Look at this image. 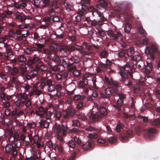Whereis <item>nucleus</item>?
Returning a JSON list of instances; mask_svg holds the SVG:
<instances>
[{
	"label": "nucleus",
	"instance_id": "obj_34",
	"mask_svg": "<svg viewBox=\"0 0 160 160\" xmlns=\"http://www.w3.org/2000/svg\"><path fill=\"white\" fill-rule=\"evenodd\" d=\"M118 56L120 58L124 57L126 53V50L122 49L120 51L118 52Z\"/></svg>",
	"mask_w": 160,
	"mask_h": 160
},
{
	"label": "nucleus",
	"instance_id": "obj_17",
	"mask_svg": "<svg viewBox=\"0 0 160 160\" xmlns=\"http://www.w3.org/2000/svg\"><path fill=\"white\" fill-rule=\"evenodd\" d=\"M54 131L56 133H58L62 132L61 127L60 124L56 123L53 126Z\"/></svg>",
	"mask_w": 160,
	"mask_h": 160
},
{
	"label": "nucleus",
	"instance_id": "obj_63",
	"mask_svg": "<svg viewBox=\"0 0 160 160\" xmlns=\"http://www.w3.org/2000/svg\"><path fill=\"white\" fill-rule=\"evenodd\" d=\"M69 68L68 69V72H70L72 71H73L75 70L77 68V67L76 66H72L71 67H68Z\"/></svg>",
	"mask_w": 160,
	"mask_h": 160
},
{
	"label": "nucleus",
	"instance_id": "obj_49",
	"mask_svg": "<svg viewBox=\"0 0 160 160\" xmlns=\"http://www.w3.org/2000/svg\"><path fill=\"white\" fill-rule=\"evenodd\" d=\"M98 66L103 69H108V67L107 66L106 64H104L101 62H99L98 63Z\"/></svg>",
	"mask_w": 160,
	"mask_h": 160
},
{
	"label": "nucleus",
	"instance_id": "obj_38",
	"mask_svg": "<svg viewBox=\"0 0 160 160\" xmlns=\"http://www.w3.org/2000/svg\"><path fill=\"white\" fill-rule=\"evenodd\" d=\"M131 27V26L128 24H126L124 27V30L125 32L129 33L130 32Z\"/></svg>",
	"mask_w": 160,
	"mask_h": 160
},
{
	"label": "nucleus",
	"instance_id": "obj_64",
	"mask_svg": "<svg viewBox=\"0 0 160 160\" xmlns=\"http://www.w3.org/2000/svg\"><path fill=\"white\" fill-rule=\"evenodd\" d=\"M52 20L53 22H57L60 21V18L58 16H56L52 18Z\"/></svg>",
	"mask_w": 160,
	"mask_h": 160
},
{
	"label": "nucleus",
	"instance_id": "obj_7",
	"mask_svg": "<svg viewBox=\"0 0 160 160\" xmlns=\"http://www.w3.org/2000/svg\"><path fill=\"white\" fill-rule=\"evenodd\" d=\"M40 62H41L40 59L37 57L36 54L34 55L33 57H32L27 62V65L28 66H31L33 64H36L38 63L39 64Z\"/></svg>",
	"mask_w": 160,
	"mask_h": 160
},
{
	"label": "nucleus",
	"instance_id": "obj_24",
	"mask_svg": "<svg viewBox=\"0 0 160 160\" xmlns=\"http://www.w3.org/2000/svg\"><path fill=\"white\" fill-rule=\"evenodd\" d=\"M61 127L62 134L63 136H65L66 132L68 130V128L67 125L64 124H62Z\"/></svg>",
	"mask_w": 160,
	"mask_h": 160
},
{
	"label": "nucleus",
	"instance_id": "obj_14",
	"mask_svg": "<svg viewBox=\"0 0 160 160\" xmlns=\"http://www.w3.org/2000/svg\"><path fill=\"white\" fill-rule=\"evenodd\" d=\"M92 141L90 140L82 145V148L85 150H87L90 149L92 146Z\"/></svg>",
	"mask_w": 160,
	"mask_h": 160
},
{
	"label": "nucleus",
	"instance_id": "obj_29",
	"mask_svg": "<svg viewBox=\"0 0 160 160\" xmlns=\"http://www.w3.org/2000/svg\"><path fill=\"white\" fill-rule=\"evenodd\" d=\"M124 125L123 123L120 122H118L116 125V131L118 132H120L121 131V129H122Z\"/></svg>",
	"mask_w": 160,
	"mask_h": 160
},
{
	"label": "nucleus",
	"instance_id": "obj_46",
	"mask_svg": "<svg viewBox=\"0 0 160 160\" xmlns=\"http://www.w3.org/2000/svg\"><path fill=\"white\" fill-rule=\"evenodd\" d=\"M72 73L74 76L78 77L80 76L81 72L79 70L76 69L72 72Z\"/></svg>",
	"mask_w": 160,
	"mask_h": 160
},
{
	"label": "nucleus",
	"instance_id": "obj_25",
	"mask_svg": "<svg viewBox=\"0 0 160 160\" xmlns=\"http://www.w3.org/2000/svg\"><path fill=\"white\" fill-rule=\"evenodd\" d=\"M114 91L113 87H109L107 88L105 90V93L106 95H109L112 93Z\"/></svg>",
	"mask_w": 160,
	"mask_h": 160
},
{
	"label": "nucleus",
	"instance_id": "obj_59",
	"mask_svg": "<svg viewBox=\"0 0 160 160\" xmlns=\"http://www.w3.org/2000/svg\"><path fill=\"white\" fill-rule=\"evenodd\" d=\"M108 55L107 52L105 51H102L100 53V56L102 58H105Z\"/></svg>",
	"mask_w": 160,
	"mask_h": 160
},
{
	"label": "nucleus",
	"instance_id": "obj_48",
	"mask_svg": "<svg viewBox=\"0 0 160 160\" xmlns=\"http://www.w3.org/2000/svg\"><path fill=\"white\" fill-rule=\"evenodd\" d=\"M12 72L11 74L13 76L15 75L19 72L18 68L16 67H13L12 69Z\"/></svg>",
	"mask_w": 160,
	"mask_h": 160
},
{
	"label": "nucleus",
	"instance_id": "obj_61",
	"mask_svg": "<svg viewBox=\"0 0 160 160\" xmlns=\"http://www.w3.org/2000/svg\"><path fill=\"white\" fill-rule=\"evenodd\" d=\"M53 144L51 140H49L46 143V146L50 149L52 148Z\"/></svg>",
	"mask_w": 160,
	"mask_h": 160
},
{
	"label": "nucleus",
	"instance_id": "obj_15",
	"mask_svg": "<svg viewBox=\"0 0 160 160\" xmlns=\"http://www.w3.org/2000/svg\"><path fill=\"white\" fill-rule=\"evenodd\" d=\"M99 112L100 113V114L102 115L105 116L108 113V111L106 108L103 106H100L99 107Z\"/></svg>",
	"mask_w": 160,
	"mask_h": 160
},
{
	"label": "nucleus",
	"instance_id": "obj_2",
	"mask_svg": "<svg viewBox=\"0 0 160 160\" xmlns=\"http://www.w3.org/2000/svg\"><path fill=\"white\" fill-rule=\"evenodd\" d=\"M34 5L36 7H41L44 8L48 6L51 7L58 8L57 1H55L53 2L50 1H32Z\"/></svg>",
	"mask_w": 160,
	"mask_h": 160
},
{
	"label": "nucleus",
	"instance_id": "obj_18",
	"mask_svg": "<svg viewBox=\"0 0 160 160\" xmlns=\"http://www.w3.org/2000/svg\"><path fill=\"white\" fill-rule=\"evenodd\" d=\"M98 3L96 4V6L98 8H100L101 7L103 8H105L108 5V3L106 2V1H100Z\"/></svg>",
	"mask_w": 160,
	"mask_h": 160
},
{
	"label": "nucleus",
	"instance_id": "obj_5",
	"mask_svg": "<svg viewBox=\"0 0 160 160\" xmlns=\"http://www.w3.org/2000/svg\"><path fill=\"white\" fill-rule=\"evenodd\" d=\"M108 34L114 40H116L122 36V34L120 32L113 31L112 30L108 31L107 32Z\"/></svg>",
	"mask_w": 160,
	"mask_h": 160
},
{
	"label": "nucleus",
	"instance_id": "obj_50",
	"mask_svg": "<svg viewBox=\"0 0 160 160\" xmlns=\"http://www.w3.org/2000/svg\"><path fill=\"white\" fill-rule=\"evenodd\" d=\"M46 25H41L39 28L41 29H47L50 26V23L48 22H46Z\"/></svg>",
	"mask_w": 160,
	"mask_h": 160
},
{
	"label": "nucleus",
	"instance_id": "obj_4",
	"mask_svg": "<svg viewBox=\"0 0 160 160\" xmlns=\"http://www.w3.org/2000/svg\"><path fill=\"white\" fill-rule=\"evenodd\" d=\"M75 114L74 109L71 107H68L67 110H63V115L64 118L67 119L70 117H73Z\"/></svg>",
	"mask_w": 160,
	"mask_h": 160
},
{
	"label": "nucleus",
	"instance_id": "obj_58",
	"mask_svg": "<svg viewBox=\"0 0 160 160\" xmlns=\"http://www.w3.org/2000/svg\"><path fill=\"white\" fill-rule=\"evenodd\" d=\"M53 34L56 36V38L58 39L63 38L64 37V35L63 34H58L56 32H54Z\"/></svg>",
	"mask_w": 160,
	"mask_h": 160
},
{
	"label": "nucleus",
	"instance_id": "obj_43",
	"mask_svg": "<svg viewBox=\"0 0 160 160\" xmlns=\"http://www.w3.org/2000/svg\"><path fill=\"white\" fill-rule=\"evenodd\" d=\"M18 60L19 62H22L26 61V59L24 55H21L18 57Z\"/></svg>",
	"mask_w": 160,
	"mask_h": 160
},
{
	"label": "nucleus",
	"instance_id": "obj_60",
	"mask_svg": "<svg viewBox=\"0 0 160 160\" xmlns=\"http://www.w3.org/2000/svg\"><path fill=\"white\" fill-rule=\"evenodd\" d=\"M116 138L115 137H112L108 139V141L111 143H114L115 142Z\"/></svg>",
	"mask_w": 160,
	"mask_h": 160
},
{
	"label": "nucleus",
	"instance_id": "obj_6",
	"mask_svg": "<svg viewBox=\"0 0 160 160\" xmlns=\"http://www.w3.org/2000/svg\"><path fill=\"white\" fill-rule=\"evenodd\" d=\"M65 65H63L62 63V64H57L54 65H51V66L50 69L54 72H62L65 69Z\"/></svg>",
	"mask_w": 160,
	"mask_h": 160
},
{
	"label": "nucleus",
	"instance_id": "obj_32",
	"mask_svg": "<svg viewBox=\"0 0 160 160\" xmlns=\"http://www.w3.org/2000/svg\"><path fill=\"white\" fill-rule=\"evenodd\" d=\"M98 137L97 134L96 132H93L90 133L88 135V137L91 139H96Z\"/></svg>",
	"mask_w": 160,
	"mask_h": 160
},
{
	"label": "nucleus",
	"instance_id": "obj_56",
	"mask_svg": "<svg viewBox=\"0 0 160 160\" xmlns=\"http://www.w3.org/2000/svg\"><path fill=\"white\" fill-rule=\"evenodd\" d=\"M151 48L153 52L155 53L157 51V48L155 44H152L151 46Z\"/></svg>",
	"mask_w": 160,
	"mask_h": 160
},
{
	"label": "nucleus",
	"instance_id": "obj_9",
	"mask_svg": "<svg viewBox=\"0 0 160 160\" xmlns=\"http://www.w3.org/2000/svg\"><path fill=\"white\" fill-rule=\"evenodd\" d=\"M153 66L151 62H149L148 61H146V64H145V71L147 74H149L152 70Z\"/></svg>",
	"mask_w": 160,
	"mask_h": 160
},
{
	"label": "nucleus",
	"instance_id": "obj_37",
	"mask_svg": "<svg viewBox=\"0 0 160 160\" xmlns=\"http://www.w3.org/2000/svg\"><path fill=\"white\" fill-rule=\"evenodd\" d=\"M72 126L76 127H79L80 125V122L77 120H73L72 121Z\"/></svg>",
	"mask_w": 160,
	"mask_h": 160
},
{
	"label": "nucleus",
	"instance_id": "obj_22",
	"mask_svg": "<svg viewBox=\"0 0 160 160\" xmlns=\"http://www.w3.org/2000/svg\"><path fill=\"white\" fill-rule=\"evenodd\" d=\"M13 146L11 144H7L5 146V151L7 153H9L11 152L14 148Z\"/></svg>",
	"mask_w": 160,
	"mask_h": 160
},
{
	"label": "nucleus",
	"instance_id": "obj_19",
	"mask_svg": "<svg viewBox=\"0 0 160 160\" xmlns=\"http://www.w3.org/2000/svg\"><path fill=\"white\" fill-rule=\"evenodd\" d=\"M64 46H62L61 48V56L63 57H67L68 54V49L66 48V47H65L64 48L63 47Z\"/></svg>",
	"mask_w": 160,
	"mask_h": 160
},
{
	"label": "nucleus",
	"instance_id": "obj_57",
	"mask_svg": "<svg viewBox=\"0 0 160 160\" xmlns=\"http://www.w3.org/2000/svg\"><path fill=\"white\" fill-rule=\"evenodd\" d=\"M55 89V87L54 85H51V86H48V90L49 92H51L54 90Z\"/></svg>",
	"mask_w": 160,
	"mask_h": 160
},
{
	"label": "nucleus",
	"instance_id": "obj_26",
	"mask_svg": "<svg viewBox=\"0 0 160 160\" xmlns=\"http://www.w3.org/2000/svg\"><path fill=\"white\" fill-rule=\"evenodd\" d=\"M145 51L146 52L150 54V58L152 59H154L155 58V55L153 53L151 52V49L149 47H147L146 48Z\"/></svg>",
	"mask_w": 160,
	"mask_h": 160
},
{
	"label": "nucleus",
	"instance_id": "obj_45",
	"mask_svg": "<svg viewBox=\"0 0 160 160\" xmlns=\"http://www.w3.org/2000/svg\"><path fill=\"white\" fill-rule=\"evenodd\" d=\"M0 77L2 79H4L6 81L8 78V75L2 72H0Z\"/></svg>",
	"mask_w": 160,
	"mask_h": 160
},
{
	"label": "nucleus",
	"instance_id": "obj_12",
	"mask_svg": "<svg viewBox=\"0 0 160 160\" xmlns=\"http://www.w3.org/2000/svg\"><path fill=\"white\" fill-rule=\"evenodd\" d=\"M35 69L38 71H40L41 72L45 71L47 69L46 66L42 64V62L39 64L36 65Z\"/></svg>",
	"mask_w": 160,
	"mask_h": 160
},
{
	"label": "nucleus",
	"instance_id": "obj_41",
	"mask_svg": "<svg viewBox=\"0 0 160 160\" xmlns=\"http://www.w3.org/2000/svg\"><path fill=\"white\" fill-rule=\"evenodd\" d=\"M9 142L11 143L12 144L13 142L15 139L13 137V133L12 132H11L9 133V136L8 138Z\"/></svg>",
	"mask_w": 160,
	"mask_h": 160
},
{
	"label": "nucleus",
	"instance_id": "obj_8",
	"mask_svg": "<svg viewBox=\"0 0 160 160\" xmlns=\"http://www.w3.org/2000/svg\"><path fill=\"white\" fill-rule=\"evenodd\" d=\"M102 116L97 112L92 111L91 112L90 118L93 120H97L98 121L101 118Z\"/></svg>",
	"mask_w": 160,
	"mask_h": 160
},
{
	"label": "nucleus",
	"instance_id": "obj_16",
	"mask_svg": "<svg viewBox=\"0 0 160 160\" xmlns=\"http://www.w3.org/2000/svg\"><path fill=\"white\" fill-rule=\"evenodd\" d=\"M7 55H5L4 53L0 52V58L2 60H5L8 59V56H10L12 54V52L11 51H8L7 50Z\"/></svg>",
	"mask_w": 160,
	"mask_h": 160
},
{
	"label": "nucleus",
	"instance_id": "obj_55",
	"mask_svg": "<svg viewBox=\"0 0 160 160\" xmlns=\"http://www.w3.org/2000/svg\"><path fill=\"white\" fill-rule=\"evenodd\" d=\"M78 118L79 119L85 120L86 119L85 115L82 113H80L77 115Z\"/></svg>",
	"mask_w": 160,
	"mask_h": 160
},
{
	"label": "nucleus",
	"instance_id": "obj_10",
	"mask_svg": "<svg viewBox=\"0 0 160 160\" xmlns=\"http://www.w3.org/2000/svg\"><path fill=\"white\" fill-rule=\"evenodd\" d=\"M28 138L29 139L30 142L32 143L33 142L34 144L36 145L38 142L39 140V136L37 135H35L33 137H32V134H29L28 135Z\"/></svg>",
	"mask_w": 160,
	"mask_h": 160
},
{
	"label": "nucleus",
	"instance_id": "obj_11",
	"mask_svg": "<svg viewBox=\"0 0 160 160\" xmlns=\"http://www.w3.org/2000/svg\"><path fill=\"white\" fill-rule=\"evenodd\" d=\"M82 9L84 11L88 12L89 10V7L86 4H88L90 1H81Z\"/></svg>",
	"mask_w": 160,
	"mask_h": 160
},
{
	"label": "nucleus",
	"instance_id": "obj_21",
	"mask_svg": "<svg viewBox=\"0 0 160 160\" xmlns=\"http://www.w3.org/2000/svg\"><path fill=\"white\" fill-rule=\"evenodd\" d=\"M151 125L157 126L160 124V118L155 119L153 120H151L150 122Z\"/></svg>",
	"mask_w": 160,
	"mask_h": 160
},
{
	"label": "nucleus",
	"instance_id": "obj_54",
	"mask_svg": "<svg viewBox=\"0 0 160 160\" xmlns=\"http://www.w3.org/2000/svg\"><path fill=\"white\" fill-rule=\"evenodd\" d=\"M137 29L138 32L141 34H144L145 31L142 27H139Z\"/></svg>",
	"mask_w": 160,
	"mask_h": 160
},
{
	"label": "nucleus",
	"instance_id": "obj_30",
	"mask_svg": "<svg viewBox=\"0 0 160 160\" xmlns=\"http://www.w3.org/2000/svg\"><path fill=\"white\" fill-rule=\"evenodd\" d=\"M63 5L66 7L67 10L70 11L73 10V8L71 5L68 3H66L65 1H64L63 2Z\"/></svg>",
	"mask_w": 160,
	"mask_h": 160
},
{
	"label": "nucleus",
	"instance_id": "obj_52",
	"mask_svg": "<svg viewBox=\"0 0 160 160\" xmlns=\"http://www.w3.org/2000/svg\"><path fill=\"white\" fill-rule=\"evenodd\" d=\"M92 81L93 82V86L94 88L95 89H98V88L96 84V77H93L92 78Z\"/></svg>",
	"mask_w": 160,
	"mask_h": 160
},
{
	"label": "nucleus",
	"instance_id": "obj_27",
	"mask_svg": "<svg viewBox=\"0 0 160 160\" xmlns=\"http://www.w3.org/2000/svg\"><path fill=\"white\" fill-rule=\"evenodd\" d=\"M97 30L99 36L102 37H104L106 35V32L102 29L101 28H98Z\"/></svg>",
	"mask_w": 160,
	"mask_h": 160
},
{
	"label": "nucleus",
	"instance_id": "obj_47",
	"mask_svg": "<svg viewBox=\"0 0 160 160\" xmlns=\"http://www.w3.org/2000/svg\"><path fill=\"white\" fill-rule=\"evenodd\" d=\"M51 20L52 19L50 17L47 16L43 18L42 20L46 22H48L50 24Z\"/></svg>",
	"mask_w": 160,
	"mask_h": 160
},
{
	"label": "nucleus",
	"instance_id": "obj_3",
	"mask_svg": "<svg viewBox=\"0 0 160 160\" xmlns=\"http://www.w3.org/2000/svg\"><path fill=\"white\" fill-rule=\"evenodd\" d=\"M68 61H66L65 59L62 60V63L63 65H65L67 67H71L74 64H77L80 62V59L76 55H73L70 57L68 58Z\"/></svg>",
	"mask_w": 160,
	"mask_h": 160
},
{
	"label": "nucleus",
	"instance_id": "obj_53",
	"mask_svg": "<svg viewBox=\"0 0 160 160\" xmlns=\"http://www.w3.org/2000/svg\"><path fill=\"white\" fill-rule=\"evenodd\" d=\"M56 15V12L53 9H51L48 12V15L50 17H53Z\"/></svg>",
	"mask_w": 160,
	"mask_h": 160
},
{
	"label": "nucleus",
	"instance_id": "obj_13",
	"mask_svg": "<svg viewBox=\"0 0 160 160\" xmlns=\"http://www.w3.org/2000/svg\"><path fill=\"white\" fill-rule=\"evenodd\" d=\"M88 84V79L86 78H83L78 83V86L81 88L85 87Z\"/></svg>",
	"mask_w": 160,
	"mask_h": 160
},
{
	"label": "nucleus",
	"instance_id": "obj_20",
	"mask_svg": "<svg viewBox=\"0 0 160 160\" xmlns=\"http://www.w3.org/2000/svg\"><path fill=\"white\" fill-rule=\"evenodd\" d=\"M39 124L41 128L43 127L44 128H47L48 127L49 123L47 120H42L39 122Z\"/></svg>",
	"mask_w": 160,
	"mask_h": 160
},
{
	"label": "nucleus",
	"instance_id": "obj_1",
	"mask_svg": "<svg viewBox=\"0 0 160 160\" xmlns=\"http://www.w3.org/2000/svg\"><path fill=\"white\" fill-rule=\"evenodd\" d=\"M132 64L127 63L123 66L118 67L121 71L119 72V74L122 78L121 81L123 82L125 85L128 87L132 85V82L128 78L129 74L131 78H133L132 73L134 72V70L132 68Z\"/></svg>",
	"mask_w": 160,
	"mask_h": 160
},
{
	"label": "nucleus",
	"instance_id": "obj_31",
	"mask_svg": "<svg viewBox=\"0 0 160 160\" xmlns=\"http://www.w3.org/2000/svg\"><path fill=\"white\" fill-rule=\"evenodd\" d=\"M131 59L135 62H139L141 59V57L139 55H135L132 57Z\"/></svg>",
	"mask_w": 160,
	"mask_h": 160
},
{
	"label": "nucleus",
	"instance_id": "obj_36",
	"mask_svg": "<svg viewBox=\"0 0 160 160\" xmlns=\"http://www.w3.org/2000/svg\"><path fill=\"white\" fill-rule=\"evenodd\" d=\"M98 129L97 128H96L92 126H90L85 129V130L89 132L96 131Z\"/></svg>",
	"mask_w": 160,
	"mask_h": 160
},
{
	"label": "nucleus",
	"instance_id": "obj_62",
	"mask_svg": "<svg viewBox=\"0 0 160 160\" xmlns=\"http://www.w3.org/2000/svg\"><path fill=\"white\" fill-rule=\"evenodd\" d=\"M81 96L79 94L75 95L73 98V100L74 101L80 100Z\"/></svg>",
	"mask_w": 160,
	"mask_h": 160
},
{
	"label": "nucleus",
	"instance_id": "obj_42",
	"mask_svg": "<svg viewBox=\"0 0 160 160\" xmlns=\"http://www.w3.org/2000/svg\"><path fill=\"white\" fill-rule=\"evenodd\" d=\"M110 85L112 86L113 87L117 88L118 87L119 85L118 83L117 82L111 80V83H110Z\"/></svg>",
	"mask_w": 160,
	"mask_h": 160
},
{
	"label": "nucleus",
	"instance_id": "obj_35",
	"mask_svg": "<svg viewBox=\"0 0 160 160\" xmlns=\"http://www.w3.org/2000/svg\"><path fill=\"white\" fill-rule=\"evenodd\" d=\"M141 89V87L138 84H134L133 86V92L134 93H137V91H139Z\"/></svg>",
	"mask_w": 160,
	"mask_h": 160
},
{
	"label": "nucleus",
	"instance_id": "obj_39",
	"mask_svg": "<svg viewBox=\"0 0 160 160\" xmlns=\"http://www.w3.org/2000/svg\"><path fill=\"white\" fill-rule=\"evenodd\" d=\"M67 144L71 148H73L75 146V143L73 140H72L67 142Z\"/></svg>",
	"mask_w": 160,
	"mask_h": 160
},
{
	"label": "nucleus",
	"instance_id": "obj_40",
	"mask_svg": "<svg viewBox=\"0 0 160 160\" xmlns=\"http://www.w3.org/2000/svg\"><path fill=\"white\" fill-rule=\"evenodd\" d=\"M38 70L36 69H34L31 70L30 74L32 78H34L38 74Z\"/></svg>",
	"mask_w": 160,
	"mask_h": 160
},
{
	"label": "nucleus",
	"instance_id": "obj_28",
	"mask_svg": "<svg viewBox=\"0 0 160 160\" xmlns=\"http://www.w3.org/2000/svg\"><path fill=\"white\" fill-rule=\"evenodd\" d=\"M52 60L56 63L60 64L62 63L60 58L57 55H55L52 57Z\"/></svg>",
	"mask_w": 160,
	"mask_h": 160
},
{
	"label": "nucleus",
	"instance_id": "obj_44",
	"mask_svg": "<svg viewBox=\"0 0 160 160\" xmlns=\"http://www.w3.org/2000/svg\"><path fill=\"white\" fill-rule=\"evenodd\" d=\"M16 18L17 19H20V22H25V21L26 19V18H23V17L21 16L20 14H18L16 16Z\"/></svg>",
	"mask_w": 160,
	"mask_h": 160
},
{
	"label": "nucleus",
	"instance_id": "obj_51",
	"mask_svg": "<svg viewBox=\"0 0 160 160\" xmlns=\"http://www.w3.org/2000/svg\"><path fill=\"white\" fill-rule=\"evenodd\" d=\"M148 132H150L152 133H156L157 132V131L155 128L149 127L148 130Z\"/></svg>",
	"mask_w": 160,
	"mask_h": 160
},
{
	"label": "nucleus",
	"instance_id": "obj_33",
	"mask_svg": "<svg viewBox=\"0 0 160 160\" xmlns=\"http://www.w3.org/2000/svg\"><path fill=\"white\" fill-rule=\"evenodd\" d=\"M12 144H14L15 147L19 148L21 145V142L20 139H15Z\"/></svg>",
	"mask_w": 160,
	"mask_h": 160
},
{
	"label": "nucleus",
	"instance_id": "obj_23",
	"mask_svg": "<svg viewBox=\"0 0 160 160\" xmlns=\"http://www.w3.org/2000/svg\"><path fill=\"white\" fill-rule=\"evenodd\" d=\"M134 48L133 47H130L126 51V53L128 57H132L134 53Z\"/></svg>",
	"mask_w": 160,
	"mask_h": 160
}]
</instances>
